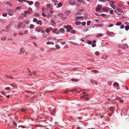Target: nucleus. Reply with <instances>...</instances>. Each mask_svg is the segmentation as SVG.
Returning a JSON list of instances; mask_svg holds the SVG:
<instances>
[{"instance_id": "nucleus-1", "label": "nucleus", "mask_w": 129, "mask_h": 129, "mask_svg": "<svg viewBox=\"0 0 129 129\" xmlns=\"http://www.w3.org/2000/svg\"><path fill=\"white\" fill-rule=\"evenodd\" d=\"M116 10L117 11L119 12L120 13L117 12L115 10L114 11L115 13H116L118 15H120L121 14V13L123 12V11L121 10L120 8H116Z\"/></svg>"}, {"instance_id": "nucleus-2", "label": "nucleus", "mask_w": 129, "mask_h": 129, "mask_svg": "<svg viewBox=\"0 0 129 129\" xmlns=\"http://www.w3.org/2000/svg\"><path fill=\"white\" fill-rule=\"evenodd\" d=\"M102 7V5H98L96 7V11H99L101 10Z\"/></svg>"}, {"instance_id": "nucleus-3", "label": "nucleus", "mask_w": 129, "mask_h": 129, "mask_svg": "<svg viewBox=\"0 0 129 129\" xmlns=\"http://www.w3.org/2000/svg\"><path fill=\"white\" fill-rule=\"evenodd\" d=\"M46 7L51 10H52L53 8V7L52 4H47L46 5Z\"/></svg>"}, {"instance_id": "nucleus-4", "label": "nucleus", "mask_w": 129, "mask_h": 129, "mask_svg": "<svg viewBox=\"0 0 129 129\" xmlns=\"http://www.w3.org/2000/svg\"><path fill=\"white\" fill-rule=\"evenodd\" d=\"M68 3L71 5H74L75 4V2L74 0H70L69 1Z\"/></svg>"}, {"instance_id": "nucleus-5", "label": "nucleus", "mask_w": 129, "mask_h": 129, "mask_svg": "<svg viewBox=\"0 0 129 129\" xmlns=\"http://www.w3.org/2000/svg\"><path fill=\"white\" fill-rule=\"evenodd\" d=\"M67 29V31L69 32L71 30H72L73 28L70 25H68Z\"/></svg>"}, {"instance_id": "nucleus-6", "label": "nucleus", "mask_w": 129, "mask_h": 129, "mask_svg": "<svg viewBox=\"0 0 129 129\" xmlns=\"http://www.w3.org/2000/svg\"><path fill=\"white\" fill-rule=\"evenodd\" d=\"M81 90V89L80 88H78L76 89H75L74 91H75L77 92H80Z\"/></svg>"}, {"instance_id": "nucleus-7", "label": "nucleus", "mask_w": 129, "mask_h": 129, "mask_svg": "<svg viewBox=\"0 0 129 129\" xmlns=\"http://www.w3.org/2000/svg\"><path fill=\"white\" fill-rule=\"evenodd\" d=\"M63 5V4L61 3L60 2L59 3L57 4V6H56V7L58 8L59 7H61Z\"/></svg>"}, {"instance_id": "nucleus-8", "label": "nucleus", "mask_w": 129, "mask_h": 129, "mask_svg": "<svg viewBox=\"0 0 129 129\" xmlns=\"http://www.w3.org/2000/svg\"><path fill=\"white\" fill-rule=\"evenodd\" d=\"M110 8H106V7H104L103 8V10L104 11H105L106 12H108V9H110Z\"/></svg>"}, {"instance_id": "nucleus-9", "label": "nucleus", "mask_w": 129, "mask_h": 129, "mask_svg": "<svg viewBox=\"0 0 129 129\" xmlns=\"http://www.w3.org/2000/svg\"><path fill=\"white\" fill-rule=\"evenodd\" d=\"M117 100H118L119 102L120 103H123L124 101L122 100L121 99V98H119L116 99Z\"/></svg>"}, {"instance_id": "nucleus-10", "label": "nucleus", "mask_w": 129, "mask_h": 129, "mask_svg": "<svg viewBox=\"0 0 129 129\" xmlns=\"http://www.w3.org/2000/svg\"><path fill=\"white\" fill-rule=\"evenodd\" d=\"M5 3L7 5H9V6H11L12 5V3L9 1L6 2Z\"/></svg>"}, {"instance_id": "nucleus-11", "label": "nucleus", "mask_w": 129, "mask_h": 129, "mask_svg": "<svg viewBox=\"0 0 129 129\" xmlns=\"http://www.w3.org/2000/svg\"><path fill=\"white\" fill-rule=\"evenodd\" d=\"M51 23H52V25L54 26V25L55 24V23L54 20L52 19L51 20Z\"/></svg>"}, {"instance_id": "nucleus-12", "label": "nucleus", "mask_w": 129, "mask_h": 129, "mask_svg": "<svg viewBox=\"0 0 129 129\" xmlns=\"http://www.w3.org/2000/svg\"><path fill=\"white\" fill-rule=\"evenodd\" d=\"M36 23L38 24H40V25H41L42 24V22L41 20H38Z\"/></svg>"}, {"instance_id": "nucleus-13", "label": "nucleus", "mask_w": 129, "mask_h": 129, "mask_svg": "<svg viewBox=\"0 0 129 129\" xmlns=\"http://www.w3.org/2000/svg\"><path fill=\"white\" fill-rule=\"evenodd\" d=\"M70 13V11L68 10L66 11L65 12V14L66 15L68 16V15Z\"/></svg>"}, {"instance_id": "nucleus-14", "label": "nucleus", "mask_w": 129, "mask_h": 129, "mask_svg": "<svg viewBox=\"0 0 129 129\" xmlns=\"http://www.w3.org/2000/svg\"><path fill=\"white\" fill-rule=\"evenodd\" d=\"M55 109H53L51 112V114L53 115H54Z\"/></svg>"}, {"instance_id": "nucleus-15", "label": "nucleus", "mask_w": 129, "mask_h": 129, "mask_svg": "<svg viewBox=\"0 0 129 129\" xmlns=\"http://www.w3.org/2000/svg\"><path fill=\"white\" fill-rule=\"evenodd\" d=\"M81 23V22L79 21H76L75 22V24L77 25H80Z\"/></svg>"}, {"instance_id": "nucleus-16", "label": "nucleus", "mask_w": 129, "mask_h": 129, "mask_svg": "<svg viewBox=\"0 0 129 129\" xmlns=\"http://www.w3.org/2000/svg\"><path fill=\"white\" fill-rule=\"evenodd\" d=\"M110 110L113 113H114V109L113 108V107H111L110 108Z\"/></svg>"}, {"instance_id": "nucleus-17", "label": "nucleus", "mask_w": 129, "mask_h": 129, "mask_svg": "<svg viewBox=\"0 0 129 129\" xmlns=\"http://www.w3.org/2000/svg\"><path fill=\"white\" fill-rule=\"evenodd\" d=\"M80 19L79 16H76L74 18L75 20L77 21L79 20Z\"/></svg>"}, {"instance_id": "nucleus-18", "label": "nucleus", "mask_w": 129, "mask_h": 129, "mask_svg": "<svg viewBox=\"0 0 129 129\" xmlns=\"http://www.w3.org/2000/svg\"><path fill=\"white\" fill-rule=\"evenodd\" d=\"M35 27V26L33 24H31L30 25L29 28L30 29L34 28Z\"/></svg>"}, {"instance_id": "nucleus-19", "label": "nucleus", "mask_w": 129, "mask_h": 129, "mask_svg": "<svg viewBox=\"0 0 129 129\" xmlns=\"http://www.w3.org/2000/svg\"><path fill=\"white\" fill-rule=\"evenodd\" d=\"M60 17L63 18V16L64 14L63 13H59L57 14Z\"/></svg>"}, {"instance_id": "nucleus-20", "label": "nucleus", "mask_w": 129, "mask_h": 129, "mask_svg": "<svg viewBox=\"0 0 129 129\" xmlns=\"http://www.w3.org/2000/svg\"><path fill=\"white\" fill-rule=\"evenodd\" d=\"M113 85L114 86H116L119 85L117 82H115L114 83Z\"/></svg>"}, {"instance_id": "nucleus-21", "label": "nucleus", "mask_w": 129, "mask_h": 129, "mask_svg": "<svg viewBox=\"0 0 129 129\" xmlns=\"http://www.w3.org/2000/svg\"><path fill=\"white\" fill-rule=\"evenodd\" d=\"M107 56L105 55L101 57V58L102 59H104V60H105L107 58Z\"/></svg>"}, {"instance_id": "nucleus-22", "label": "nucleus", "mask_w": 129, "mask_h": 129, "mask_svg": "<svg viewBox=\"0 0 129 129\" xmlns=\"http://www.w3.org/2000/svg\"><path fill=\"white\" fill-rule=\"evenodd\" d=\"M27 2L30 5H32L33 4V2L32 1H31L30 2L29 1H27Z\"/></svg>"}, {"instance_id": "nucleus-23", "label": "nucleus", "mask_w": 129, "mask_h": 129, "mask_svg": "<svg viewBox=\"0 0 129 129\" xmlns=\"http://www.w3.org/2000/svg\"><path fill=\"white\" fill-rule=\"evenodd\" d=\"M21 112H26L28 111L27 109H21Z\"/></svg>"}, {"instance_id": "nucleus-24", "label": "nucleus", "mask_w": 129, "mask_h": 129, "mask_svg": "<svg viewBox=\"0 0 129 129\" xmlns=\"http://www.w3.org/2000/svg\"><path fill=\"white\" fill-rule=\"evenodd\" d=\"M60 32L61 33H63L64 32V29L63 28H61L59 29Z\"/></svg>"}, {"instance_id": "nucleus-25", "label": "nucleus", "mask_w": 129, "mask_h": 129, "mask_svg": "<svg viewBox=\"0 0 129 129\" xmlns=\"http://www.w3.org/2000/svg\"><path fill=\"white\" fill-rule=\"evenodd\" d=\"M110 6H111V7L113 9H115L116 8L115 6L113 5H112V4H111L110 5Z\"/></svg>"}, {"instance_id": "nucleus-26", "label": "nucleus", "mask_w": 129, "mask_h": 129, "mask_svg": "<svg viewBox=\"0 0 129 129\" xmlns=\"http://www.w3.org/2000/svg\"><path fill=\"white\" fill-rule=\"evenodd\" d=\"M85 10L84 9H80L78 10V11L79 12H82L84 11Z\"/></svg>"}, {"instance_id": "nucleus-27", "label": "nucleus", "mask_w": 129, "mask_h": 129, "mask_svg": "<svg viewBox=\"0 0 129 129\" xmlns=\"http://www.w3.org/2000/svg\"><path fill=\"white\" fill-rule=\"evenodd\" d=\"M125 28L126 30H127L129 29V26L127 25L125 27Z\"/></svg>"}, {"instance_id": "nucleus-28", "label": "nucleus", "mask_w": 129, "mask_h": 129, "mask_svg": "<svg viewBox=\"0 0 129 129\" xmlns=\"http://www.w3.org/2000/svg\"><path fill=\"white\" fill-rule=\"evenodd\" d=\"M96 37H100L102 36V34H100L98 35H96Z\"/></svg>"}, {"instance_id": "nucleus-29", "label": "nucleus", "mask_w": 129, "mask_h": 129, "mask_svg": "<svg viewBox=\"0 0 129 129\" xmlns=\"http://www.w3.org/2000/svg\"><path fill=\"white\" fill-rule=\"evenodd\" d=\"M121 23L120 22H118L116 24V25L117 26H119L121 25Z\"/></svg>"}, {"instance_id": "nucleus-30", "label": "nucleus", "mask_w": 129, "mask_h": 129, "mask_svg": "<svg viewBox=\"0 0 129 129\" xmlns=\"http://www.w3.org/2000/svg\"><path fill=\"white\" fill-rule=\"evenodd\" d=\"M6 39V38L5 37H2L1 38V40H3V41L5 40Z\"/></svg>"}, {"instance_id": "nucleus-31", "label": "nucleus", "mask_w": 129, "mask_h": 129, "mask_svg": "<svg viewBox=\"0 0 129 129\" xmlns=\"http://www.w3.org/2000/svg\"><path fill=\"white\" fill-rule=\"evenodd\" d=\"M72 81L75 82H77L78 81V79H72Z\"/></svg>"}, {"instance_id": "nucleus-32", "label": "nucleus", "mask_w": 129, "mask_h": 129, "mask_svg": "<svg viewBox=\"0 0 129 129\" xmlns=\"http://www.w3.org/2000/svg\"><path fill=\"white\" fill-rule=\"evenodd\" d=\"M90 23L91 21H87V25H90Z\"/></svg>"}, {"instance_id": "nucleus-33", "label": "nucleus", "mask_w": 129, "mask_h": 129, "mask_svg": "<svg viewBox=\"0 0 129 129\" xmlns=\"http://www.w3.org/2000/svg\"><path fill=\"white\" fill-rule=\"evenodd\" d=\"M95 55H99L100 54V53L98 51H96L95 53Z\"/></svg>"}, {"instance_id": "nucleus-34", "label": "nucleus", "mask_w": 129, "mask_h": 129, "mask_svg": "<svg viewBox=\"0 0 129 129\" xmlns=\"http://www.w3.org/2000/svg\"><path fill=\"white\" fill-rule=\"evenodd\" d=\"M42 15L43 16V17H46L47 16V15H46L45 14V13H42Z\"/></svg>"}, {"instance_id": "nucleus-35", "label": "nucleus", "mask_w": 129, "mask_h": 129, "mask_svg": "<svg viewBox=\"0 0 129 129\" xmlns=\"http://www.w3.org/2000/svg\"><path fill=\"white\" fill-rule=\"evenodd\" d=\"M38 20L36 18H34L33 19V21L34 22H37Z\"/></svg>"}, {"instance_id": "nucleus-36", "label": "nucleus", "mask_w": 129, "mask_h": 129, "mask_svg": "<svg viewBox=\"0 0 129 129\" xmlns=\"http://www.w3.org/2000/svg\"><path fill=\"white\" fill-rule=\"evenodd\" d=\"M76 32V31L75 30H73L71 31V33L72 34H75Z\"/></svg>"}, {"instance_id": "nucleus-37", "label": "nucleus", "mask_w": 129, "mask_h": 129, "mask_svg": "<svg viewBox=\"0 0 129 129\" xmlns=\"http://www.w3.org/2000/svg\"><path fill=\"white\" fill-rule=\"evenodd\" d=\"M45 31L47 33H48L50 31V30L48 29H46L45 30Z\"/></svg>"}, {"instance_id": "nucleus-38", "label": "nucleus", "mask_w": 129, "mask_h": 129, "mask_svg": "<svg viewBox=\"0 0 129 129\" xmlns=\"http://www.w3.org/2000/svg\"><path fill=\"white\" fill-rule=\"evenodd\" d=\"M91 71H93L94 73H97L98 72V71L97 70H92Z\"/></svg>"}, {"instance_id": "nucleus-39", "label": "nucleus", "mask_w": 129, "mask_h": 129, "mask_svg": "<svg viewBox=\"0 0 129 129\" xmlns=\"http://www.w3.org/2000/svg\"><path fill=\"white\" fill-rule=\"evenodd\" d=\"M111 34H113V32H112L111 33L109 31H108V32H107V34L108 35H111Z\"/></svg>"}, {"instance_id": "nucleus-40", "label": "nucleus", "mask_w": 129, "mask_h": 129, "mask_svg": "<svg viewBox=\"0 0 129 129\" xmlns=\"http://www.w3.org/2000/svg\"><path fill=\"white\" fill-rule=\"evenodd\" d=\"M81 24L82 25L84 26L86 25V23L85 22H83L81 23Z\"/></svg>"}, {"instance_id": "nucleus-41", "label": "nucleus", "mask_w": 129, "mask_h": 129, "mask_svg": "<svg viewBox=\"0 0 129 129\" xmlns=\"http://www.w3.org/2000/svg\"><path fill=\"white\" fill-rule=\"evenodd\" d=\"M41 30L40 28H37L36 29V30L38 32H39Z\"/></svg>"}, {"instance_id": "nucleus-42", "label": "nucleus", "mask_w": 129, "mask_h": 129, "mask_svg": "<svg viewBox=\"0 0 129 129\" xmlns=\"http://www.w3.org/2000/svg\"><path fill=\"white\" fill-rule=\"evenodd\" d=\"M56 30H54L53 31V33H55L56 34H58L59 33V32L58 31L57 32H56Z\"/></svg>"}, {"instance_id": "nucleus-43", "label": "nucleus", "mask_w": 129, "mask_h": 129, "mask_svg": "<svg viewBox=\"0 0 129 129\" xmlns=\"http://www.w3.org/2000/svg\"><path fill=\"white\" fill-rule=\"evenodd\" d=\"M55 47H56L58 49H59L60 48V46H59L58 45H55Z\"/></svg>"}, {"instance_id": "nucleus-44", "label": "nucleus", "mask_w": 129, "mask_h": 129, "mask_svg": "<svg viewBox=\"0 0 129 129\" xmlns=\"http://www.w3.org/2000/svg\"><path fill=\"white\" fill-rule=\"evenodd\" d=\"M88 30H89V29L87 28H86L84 30H83V31L84 32H87V31H88Z\"/></svg>"}, {"instance_id": "nucleus-45", "label": "nucleus", "mask_w": 129, "mask_h": 129, "mask_svg": "<svg viewBox=\"0 0 129 129\" xmlns=\"http://www.w3.org/2000/svg\"><path fill=\"white\" fill-rule=\"evenodd\" d=\"M87 43L89 44H91L92 42L91 41L88 40Z\"/></svg>"}, {"instance_id": "nucleus-46", "label": "nucleus", "mask_w": 129, "mask_h": 129, "mask_svg": "<svg viewBox=\"0 0 129 129\" xmlns=\"http://www.w3.org/2000/svg\"><path fill=\"white\" fill-rule=\"evenodd\" d=\"M111 3V4H112V5L114 4L115 3V2L114 1H111L110 2V3Z\"/></svg>"}, {"instance_id": "nucleus-47", "label": "nucleus", "mask_w": 129, "mask_h": 129, "mask_svg": "<svg viewBox=\"0 0 129 129\" xmlns=\"http://www.w3.org/2000/svg\"><path fill=\"white\" fill-rule=\"evenodd\" d=\"M124 27V25H121L120 27V28L121 29L123 28Z\"/></svg>"}, {"instance_id": "nucleus-48", "label": "nucleus", "mask_w": 129, "mask_h": 129, "mask_svg": "<svg viewBox=\"0 0 129 129\" xmlns=\"http://www.w3.org/2000/svg\"><path fill=\"white\" fill-rule=\"evenodd\" d=\"M124 24L126 25H129V23L127 21H125L124 22Z\"/></svg>"}, {"instance_id": "nucleus-49", "label": "nucleus", "mask_w": 129, "mask_h": 129, "mask_svg": "<svg viewBox=\"0 0 129 129\" xmlns=\"http://www.w3.org/2000/svg\"><path fill=\"white\" fill-rule=\"evenodd\" d=\"M28 32V30H25L24 31V34H27Z\"/></svg>"}, {"instance_id": "nucleus-50", "label": "nucleus", "mask_w": 129, "mask_h": 129, "mask_svg": "<svg viewBox=\"0 0 129 129\" xmlns=\"http://www.w3.org/2000/svg\"><path fill=\"white\" fill-rule=\"evenodd\" d=\"M3 16L4 17H6L7 16V14L6 13H4L3 14Z\"/></svg>"}, {"instance_id": "nucleus-51", "label": "nucleus", "mask_w": 129, "mask_h": 129, "mask_svg": "<svg viewBox=\"0 0 129 129\" xmlns=\"http://www.w3.org/2000/svg\"><path fill=\"white\" fill-rule=\"evenodd\" d=\"M21 8V7H20V6H18V7H17L16 8V9H20Z\"/></svg>"}, {"instance_id": "nucleus-52", "label": "nucleus", "mask_w": 129, "mask_h": 129, "mask_svg": "<svg viewBox=\"0 0 129 129\" xmlns=\"http://www.w3.org/2000/svg\"><path fill=\"white\" fill-rule=\"evenodd\" d=\"M8 13L9 14V15L10 16H11L13 14V13H11L10 12H8Z\"/></svg>"}, {"instance_id": "nucleus-53", "label": "nucleus", "mask_w": 129, "mask_h": 129, "mask_svg": "<svg viewBox=\"0 0 129 129\" xmlns=\"http://www.w3.org/2000/svg\"><path fill=\"white\" fill-rule=\"evenodd\" d=\"M19 127H21L22 128H26V127H24V126L23 125H20V126H18Z\"/></svg>"}, {"instance_id": "nucleus-54", "label": "nucleus", "mask_w": 129, "mask_h": 129, "mask_svg": "<svg viewBox=\"0 0 129 129\" xmlns=\"http://www.w3.org/2000/svg\"><path fill=\"white\" fill-rule=\"evenodd\" d=\"M68 90H66L64 91L63 92V93H68Z\"/></svg>"}, {"instance_id": "nucleus-55", "label": "nucleus", "mask_w": 129, "mask_h": 129, "mask_svg": "<svg viewBox=\"0 0 129 129\" xmlns=\"http://www.w3.org/2000/svg\"><path fill=\"white\" fill-rule=\"evenodd\" d=\"M54 91H53V90H50V91H46V92L48 93V92H53Z\"/></svg>"}, {"instance_id": "nucleus-56", "label": "nucleus", "mask_w": 129, "mask_h": 129, "mask_svg": "<svg viewBox=\"0 0 129 129\" xmlns=\"http://www.w3.org/2000/svg\"><path fill=\"white\" fill-rule=\"evenodd\" d=\"M7 11H8V12H12V9H8L7 10Z\"/></svg>"}, {"instance_id": "nucleus-57", "label": "nucleus", "mask_w": 129, "mask_h": 129, "mask_svg": "<svg viewBox=\"0 0 129 129\" xmlns=\"http://www.w3.org/2000/svg\"><path fill=\"white\" fill-rule=\"evenodd\" d=\"M24 13H25L28 14H29V13L28 12V11H24Z\"/></svg>"}, {"instance_id": "nucleus-58", "label": "nucleus", "mask_w": 129, "mask_h": 129, "mask_svg": "<svg viewBox=\"0 0 129 129\" xmlns=\"http://www.w3.org/2000/svg\"><path fill=\"white\" fill-rule=\"evenodd\" d=\"M13 123L14 126H17V124L15 122H13Z\"/></svg>"}, {"instance_id": "nucleus-59", "label": "nucleus", "mask_w": 129, "mask_h": 129, "mask_svg": "<svg viewBox=\"0 0 129 129\" xmlns=\"http://www.w3.org/2000/svg\"><path fill=\"white\" fill-rule=\"evenodd\" d=\"M90 82H91V83H92L93 84V83H94V81L92 80H90Z\"/></svg>"}, {"instance_id": "nucleus-60", "label": "nucleus", "mask_w": 129, "mask_h": 129, "mask_svg": "<svg viewBox=\"0 0 129 129\" xmlns=\"http://www.w3.org/2000/svg\"><path fill=\"white\" fill-rule=\"evenodd\" d=\"M87 96V95H85L83 96V98H87V97L86 96Z\"/></svg>"}, {"instance_id": "nucleus-61", "label": "nucleus", "mask_w": 129, "mask_h": 129, "mask_svg": "<svg viewBox=\"0 0 129 129\" xmlns=\"http://www.w3.org/2000/svg\"><path fill=\"white\" fill-rule=\"evenodd\" d=\"M113 12V10H110V13L111 14H112Z\"/></svg>"}, {"instance_id": "nucleus-62", "label": "nucleus", "mask_w": 129, "mask_h": 129, "mask_svg": "<svg viewBox=\"0 0 129 129\" xmlns=\"http://www.w3.org/2000/svg\"><path fill=\"white\" fill-rule=\"evenodd\" d=\"M92 46L93 47H95L96 46V44H92Z\"/></svg>"}, {"instance_id": "nucleus-63", "label": "nucleus", "mask_w": 129, "mask_h": 129, "mask_svg": "<svg viewBox=\"0 0 129 129\" xmlns=\"http://www.w3.org/2000/svg\"><path fill=\"white\" fill-rule=\"evenodd\" d=\"M113 26V25L112 24H110V25H109L108 26V27H111Z\"/></svg>"}, {"instance_id": "nucleus-64", "label": "nucleus", "mask_w": 129, "mask_h": 129, "mask_svg": "<svg viewBox=\"0 0 129 129\" xmlns=\"http://www.w3.org/2000/svg\"><path fill=\"white\" fill-rule=\"evenodd\" d=\"M18 34L20 35H23V33H22L20 32Z\"/></svg>"}]
</instances>
